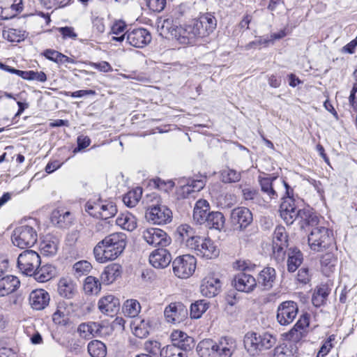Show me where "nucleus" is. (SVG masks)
Returning <instances> with one entry per match:
<instances>
[{
    "mask_svg": "<svg viewBox=\"0 0 357 357\" xmlns=\"http://www.w3.org/2000/svg\"><path fill=\"white\" fill-rule=\"evenodd\" d=\"M172 22L171 19L164 20L161 26L162 31L175 37L176 33H178L183 38H188V40L197 37H206L215 29L217 26V20L211 13L201 15L192 24H189L185 28L172 24Z\"/></svg>",
    "mask_w": 357,
    "mask_h": 357,
    "instance_id": "nucleus-1",
    "label": "nucleus"
},
{
    "mask_svg": "<svg viewBox=\"0 0 357 357\" xmlns=\"http://www.w3.org/2000/svg\"><path fill=\"white\" fill-rule=\"evenodd\" d=\"M126 245L125 234L113 233L105 237L94 247V257L100 264L113 261L122 254Z\"/></svg>",
    "mask_w": 357,
    "mask_h": 357,
    "instance_id": "nucleus-2",
    "label": "nucleus"
},
{
    "mask_svg": "<svg viewBox=\"0 0 357 357\" xmlns=\"http://www.w3.org/2000/svg\"><path fill=\"white\" fill-rule=\"evenodd\" d=\"M276 342V337L268 332L249 331L243 338L244 348L251 357L259 356L264 351L273 347Z\"/></svg>",
    "mask_w": 357,
    "mask_h": 357,
    "instance_id": "nucleus-3",
    "label": "nucleus"
},
{
    "mask_svg": "<svg viewBox=\"0 0 357 357\" xmlns=\"http://www.w3.org/2000/svg\"><path fill=\"white\" fill-rule=\"evenodd\" d=\"M36 225V221L32 220L29 224L17 227L11 236L13 245L22 249L33 246L38 240Z\"/></svg>",
    "mask_w": 357,
    "mask_h": 357,
    "instance_id": "nucleus-4",
    "label": "nucleus"
},
{
    "mask_svg": "<svg viewBox=\"0 0 357 357\" xmlns=\"http://www.w3.org/2000/svg\"><path fill=\"white\" fill-rule=\"evenodd\" d=\"M332 231L320 227L312 229L308 236V245L314 252H323L333 243Z\"/></svg>",
    "mask_w": 357,
    "mask_h": 357,
    "instance_id": "nucleus-5",
    "label": "nucleus"
},
{
    "mask_svg": "<svg viewBox=\"0 0 357 357\" xmlns=\"http://www.w3.org/2000/svg\"><path fill=\"white\" fill-rule=\"evenodd\" d=\"M236 267L241 271L236 273L233 280V285L239 291L249 293L254 290L257 285L256 279L246 272L248 266L245 261H236Z\"/></svg>",
    "mask_w": 357,
    "mask_h": 357,
    "instance_id": "nucleus-6",
    "label": "nucleus"
},
{
    "mask_svg": "<svg viewBox=\"0 0 357 357\" xmlns=\"http://www.w3.org/2000/svg\"><path fill=\"white\" fill-rule=\"evenodd\" d=\"M41 264L39 254L33 250H26L17 257V264L21 272L32 276Z\"/></svg>",
    "mask_w": 357,
    "mask_h": 357,
    "instance_id": "nucleus-7",
    "label": "nucleus"
},
{
    "mask_svg": "<svg viewBox=\"0 0 357 357\" xmlns=\"http://www.w3.org/2000/svg\"><path fill=\"white\" fill-rule=\"evenodd\" d=\"M86 211L91 216L107 220L116 213L117 208L112 202L98 199V202H88Z\"/></svg>",
    "mask_w": 357,
    "mask_h": 357,
    "instance_id": "nucleus-8",
    "label": "nucleus"
},
{
    "mask_svg": "<svg viewBox=\"0 0 357 357\" xmlns=\"http://www.w3.org/2000/svg\"><path fill=\"white\" fill-rule=\"evenodd\" d=\"M146 220L154 225H165L172 221V211L161 204H152L147 207L145 212Z\"/></svg>",
    "mask_w": 357,
    "mask_h": 357,
    "instance_id": "nucleus-9",
    "label": "nucleus"
},
{
    "mask_svg": "<svg viewBox=\"0 0 357 357\" xmlns=\"http://www.w3.org/2000/svg\"><path fill=\"white\" fill-rule=\"evenodd\" d=\"M197 260L190 255L177 257L172 262L173 271L179 278H188L195 271Z\"/></svg>",
    "mask_w": 357,
    "mask_h": 357,
    "instance_id": "nucleus-10",
    "label": "nucleus"
},
{
    "mask_svg": "<svg viewBox=\"0 0 357 357\" xmlns=\"http://www.w3.org/2000/svg\"><path fill=\"white\" fill-rule=\"evenodd\" d=\"M298 313V305L293 301H286L278 306L276 319L281 326L291 324Z\"/></svg>",
    "mask_w": 357,
    "mask_h": 357,
    "instance_id": "nucleus-11",
    "label": "nucleus"
},
{
    "mask_svg": "<svg viewBox=\"0 0 357 357\" xmlns=\"http://www.w3.org/2000/svg\"><path fill=\"white\" fill-rule=\"evenodd\" d=\"M288 246V236L285 228L278 226L275 228L273 236V257L278 262L282 261L285 257V249Z\"/></svg>",
    "mask_w": 357,
    "mask_h": 357,
    "instance_id": "nucleus-12",
    "label": "nucleus"
},
{
    "mask_svg": "<svg viewBox=\"0 0 357 357\" xmlns=\"http://www.w3.org/2000/svg\"><path fill=\"white\" fill-rule=\"evenodd\" d=\"M252 213L246 207H236L231 212L230 221L234 230L245 229L252 223Z\"/></svg>",
    "mask_w": 357,
    "mask_h": 357,
    "instance_id": "nucleus-13",
    "label": "nucleus"
},
{
    "mask_svg": "<svg viewBox=\"0 0 357 357\" xmlns=\"http://www.w3.org/2000/svg\"><path fill=\"white\" fill-rule=\"evenodd\" d=\"M144 240L153 247L165 248L169 245L172 239L163 230L158 228H148L142 232Z\"/></svg>",
    "mask_w": 357,
    "mask_h": 357,
    "instance_id": "nucleus-14",
    "label": "nucleus"
},
{
    "mask_svg": "<svg viewBox=\"0 0 357 357\" xmlns=\"http://www.w3.org/2000/svg\"><path fill=\"white\" fill-rule=\"evenodd\" d=\"M301 211L297 208L292 197L288 196L282 198L280 206V215L287 225H291L295 220H299Z\"/></svg>",
    "mask_w": 357,
    "mask_h": 357,
    "instance_id": "nucleus-15",
    "label": "nucleus"
},
{
    "mask_svg": "<svg viewBox=\"0 0 357 357\" xmlns=\"http://www.w3.org/2000/svg\"><path fill=\"white\" fill-rule=\"evenodd\" d=\"M191 249L194 250L198 256L206 259H213L219 255V249L208 238L199 236L195 243V247H192Z\"/></svg>",
    "mask_w": 357,
    "mask_h": 357,
    "instance_id": "nucleus-16",
    "label": "nucleus"
},
{
    "mask_svg": "<svg viewBox=\"0 0 357 357\" xmlns=\"http://www.w3.org/2000/svg\"><path fill=\"white\" fill-rule=\"evenodd\" d=\"M151 33L143 28L135 29L126 32V40L132 46L142 48L151 41Z\"/></svg>",
    "mask_w": 357,
    "mask_h": 357,
    "instance_id": "nucleus-17",
    "label": "nucleus"
},
{
    "mask_svg": "<svg viewBox=\"0 0 357 357\" xmlns=\"http://www.w3.org/2000/svg\"><path fill=\"white\" fill-rule=\"evenodd\" d=\"M310 324V315L307 313L301 315L294 327L287 333V337L292 342H299L304 336Z\"/></svg>",
    "mask_w": 357,
    "mask_h": 357,
    "instance_id": "nucleus-18",
    "label": "nucleus"
},
{
    "mask_svg": "<svg viewBox=\"0 0 357 357\" xmlns=\"http://www.w3.org/2000/svg\"><path fill=\"white\" fill-rule=\"evenodd\" d=\"M164 314L168 322L175 324L181 322L188 312L183 304L172 303L165 308Z\"/></svg>",
    "mask_w": 357,
    "mask_h": 357,
    "instance_id": "nucleus-19",
    "label": "nucleus"
},
{
    "mask_svg": "<svg viewBox=\"0 0 357 357\" xmlns=\"http://www.w3.org/2000/svg\"><path fill=\"white\" fill-rule=\"evenodd\" d=\"M29 301L31 307L33 310H42L49 305L50 296L47 291L38 289L30 293Z\"/></svg>",
    "mask_w": 357,
    "mask_h": 357,
    "instance_id": "nucleus-20",
    "label": "nucleus"
},
{
    "mask_svg": "<svg viewBox=\"0 0 357 357\" xmlns=\"http://www.w3.org/2000/svg\"><path fill=\"white\" fill-rule=\"evenodd\" d=\"M171 337L172 345L179 348L181 351L185 354L187 351H191L195 347L194 339L184 332L175 331L172 333Z\"/></svg>",
    "mask_w": 357,
    "mask_h": 357,
    "instance_id": "nucleus-21",
    "label": "nucleus"
},
{
    "mask_svg": "<svg viewBox=\"0 0 357 357\" xmlns=\"http://www.w3.org/2000/svg\"><path fill=\"white\" fill-rule=\"evenodd\" d=\"M221 284L218 278L208 275L205 277L200 286L201 294L208 298L216 296L220 291Z\"/></svg>",
    "mask_w": 357,
    "mask_h": 357,
    "instance_id": "nucleus-22",
    "label": "nucleus"
},
{
    "mask_svg": "<svg viewBox=\"0 0 357 357\" xmlns=\"http://www.w3.org/2000/svg\"><path fill=\"white\" fill-rule=\"evenodd\" d=\"M172 261L170 252L165 248H158L153 250L149 255L150 264L156 268L167 267Z\"/></svg>",
    "mask_w": 357,
    "mask_h": 357,
    "instance_id": "nucleus-23",
    "label": "nucleus"
},
{
    "mask_svg": "<svg viewBox=\"0 0 357 357\" xmlns=\"http://www.w3.org/2000/svg\"><path fill=\"white\" fill-rule=\"evenodd\" d=\"M275 178H260L259 183L261 187V191L264 193L262 198L266 201V207L273 201L278 198V194L276 191L273 182Z\"/></svg>",
    "mask_w": 357,
    "mask_h": 357,
    "instance_id": "nucleus-24",
    "label": "nucleus"
},
{
    "mask_svg": "<svg viewBox=\"0 0 357 357\" xmlns=\"http://www.w3.org/2000/svg\"><path fill=\"white\" fill-rule=\"evenodd\" d=\"M119 300L113 295H107L101 298L98 301L100 311L107 315L112 317L119 310Z\"/></svg>",
    "mask_w": 357,
    "mask_h": 357,
    "instance_id": "nucleus-25",
    "label": "nucleus"
},
{
    "mask_svg": "<svg viewBox=\"0 0 357 357\" xmlns=\"http://www.w3.org/2000/svg\"><path fill=\"white\" fill-rule=\"evenodd\" d=\"M177 234L181 243L189 249L195 247V243L199 237L195 234L194 229L188 225H180L177 228Z\"/></svg>",
    "mask_w": 357,
    "mask_h": 357,
    "instance_id": "nucleus-26",
    "label": "nucleus"
},
{
    "mask_svg": "<svg viewBox=\"0 0 357 357\" xmlns=\"http://www.w3.org/2000/svg\"><path fill=\"white\" fill-rule=\"evenodd\" d=\"M181 194L183 197L189 196L191 193L199 192L205 186V179H181L179 181Z\"/></svg>",
    "mask_w": 357,
    "mask_h": 357,
    "instance_id": "nucleus-27",
    "label": "nucleus"
},
{
    "mask_svg": "<svg viewBox=\"0 0 357 357\" xmlns=\"http://www.w3.org/2000/svg\"><path fill=\"white\" fill-rule=\"evenodd\" d=\"M236 347V341L231 337H222L218 343L215 342L216 354L219 357H231Z\"/></svg>",
    "mask_w": 357,
    "mask_h": 357,
    "instance_id": "nucleus-28",
    "label": "nucleus"
},
{
    "mask_svg": "<svg viewBox=\"0 0 357 357\" xmlns=\"http://www.w3.org/2000/svg\"><path fill=\"white\" fill-rule=\"evenodd\" d=\"M276 279V272L273 268L266 267L259 273L257 282L264 290L271 289Z\"/></svg>",
    "mask_w": 357,
    "mask_h": 357,
    "instance_id": "nucleus-29",
    "label": "nucleus"
},
{
    "mask_svg": "<svg viewBox=\"0 0 357 357\" xmlns=\"http://www.w3.org/2000/svg\"><path fill=\"white\" fill-rule=\"evenodd\" d=\"M22 0H1L4 7H1V20L11 19L22 10Z\"/></svg>",
    "mask_w": 357,
    "mask_h": 357,
    "instance_id": "nucleus-30",
    "label": "nucleus"
},
{
    "mask_svg": "<svg viewBox=\"0 0 357 357\" xmlns=\"http://www.w3.org/2000/svg\"><path fill=\"white\" fill-rule=\"evenodd\" d=\"M52 222L60 228H68L73 221V216L69 211H54L51 216Z\"/></svg>",
    "mask_w": 357,
    "mask_h": 357,
    "instance_id": "nucleus-31",
    "label": "nucleus"
},
{
    "mask_svg": "<svg viewBox=\"0 0 357 357\" xmlns=\"http://www.w3.org/2000/svg\"><path fill=\"white\" fill-rule=\"evenodd\" d=\"M210 210V205L205 199H199L194 207L193 220L199 223L202 224L207 220L208 214Z\"/></svg>",
    "mask_w": 357,
    "mask_h": 357,
    "instance_id": "nucleus-32",
    "label": "nucleus"
},
{
    "mask_svg": "<svg viewBox=\"0 0 357 357\" xmlns=\"http://www.w3.org/2000/svg\"><path fill=\"white\" fill-rule=\"evenodd\" d=\"M58 292L60 296L70 299L77 292L76 285L71 279L63 278L59 282Z\"/></svg>",
    "mask_w": 357,
    "mask_h": 357,
    "instance_id": "nucleus-33",
    "label": "nucleus"
},
{
    "mask_svg": "<svg viewBox=\"0 0 357 357\" xmlns=\"http://www.w3.org/2000/svg\"><path fill=\"white\" fill-rule=\"evenodd\" d=\"M151 328V321L149 319L137 318L132 324L133 334L139 338L146 337L149 334Z\"/></svg>",
    "mask_w": 357,
    "mask_h": 357,
    "instance_id": "nucleus-34",
    "label": "nucleus"
},
{
    "mask_svg": "<svg viewBox=\"0 0 357 357\" xmlns=\"http://www.w3.org/2000/svg\"><path fill=\"white\" fill-rule=\"evenodd\" d=\"M242 196L245 201L248 202L249 204L266 207V201L256 189L245 188L242 190Z\"/></svg>",
    "mask_w": 357,
    "mask_h": 357,
    "instance_id": "nucleus-35",
    "label": "nucleus"
},
{
    "mask_svg": "<svg viewBox=\"0 0 357 357\" xmlns=\"http://www.w3.org/2000/svg\"><path fill=\"white\" fill-rule=\"evenodd\" d=\"M19 279L14 275L1 278V297L13 294L20 287Z\"/></svg>",
    "mask_w": 357,
    "mask_h": 357,
    "instance_id": "nucleus-36",
    "label": "nucleus"
},
{
    "mask_svg": "<svg viewBox=\"0 0 357 357\" xmlns=\"http://www.w3.org/2000/svg\"><path fill=\"white\" fill-rule=\"evenodd\" d=\"M101 328V326L96 322L82 323L78 327V332L81 337L90 339L98 335Z\"/></svg>",
    "mask_w": 357,
    "mask_h": 357,
    "instance_id": "nucleus-37",
    "label": "nucleus"
},
{
    "mask_svg": "<svg viewBox=\"0 0 357 357\" xmlns=\"http://www.w3.org/2000/svg\"><path fill=\"white\" fill-rule=\"evenodd\" d=\"M55 274V267L51 264H45L41 266L40 265L33 275L38 282H45L54 277Z\"/></svg>",
    "mask_w": 357,
    "mask_h": 357,
    "instance_id": "nucleus-38",
    "label": "nucleus"
},
{
    "mask_svg": "<svg viewBox=\"0 0 357 357\" xmlns=\"http://www.w3.org/2000/svg\"><path fill=\"white\" fill-rule=\"evenodd\" d=\"M121 266L119 264H111L106 266L101 274V280L106 284L112 283L121 275Z\"/></svg>",
    "mask_w": 357,
    "mask_h": 357,
    "instance_id": "nucleus-39",
    "label": "nucleus"
},
{
    "mask_svg": "<svg viewBox=\"0 0 357 357\" xmlns=\"http://www.w3.org/2000/svg\"><path fill=\"white\" fill-rule=\"evenodd\" d=\"M303 260V254L296 248H289L288 252L287 270L294 272L300 266Z\"/></svg>",
    "mask_w": 357,
    "mask_h": 357,
    "instance_id": "nucleus-40",
    "label": "nucleus"
},
{
    "mask_svg": "<svg viewBox=\"0 0 357 357\" xmlns=\"http://www.w3.org/2000/svg\"><path fill=\"white\" fill-rule=\"evenodd\" d=\"M225 218L224 215L219 211L208 213L207 220L205 222L210 229H215L220 231L225 226Z\"/></svg>",
    "mask_w": 357,
    "mask_h": 357,
    "instance_id": "nucleus-41",
    "label": "nucleus"
},
{
    "mask_svg": "<svg viewBox=\"0 0 357 357\" xmlns=\"http://www.w3.org/2000/svg\"><path fill=\"white\" fill-rule=\"evenodd\" d=\"M42 54L48 60L52 61L57 64H63L66 63H75V61L63 54L52 49L45 50Z\"/></svg>",
    "mask_w": 357,
    "mask_h": 357,
    "instance_id": "nucleus-42",
    "label": "nucleus"
},
{
    "mask_svg": "<svg viewBox=\"0 0 357 357\" xmlns=\"http://www.w3.org/2000/svg\"><path fill=\"white\" fill-rule=\"evenodd\" d=\"M197 351L200 357H206L216 354L215 342L211 339H204L199 342Z\"/></svg>",
    "mask_w": 357,
    "mask_h": 357,
    "instance_id": "nucleus-43",
    "label": "nucleus"
},
{
    "mask_svg": "<svg viewBox=\"0 0 357 357\" xmlns=\"http://www.w3.org/2000/svg\"><path fill=\"white\" fill-rule=\"evenodd\" d=\"M117 225L125 230L133 231L137 227V219L130 213H121L116 220Z\"/></svg>",
    "mask_w": 357,
    "mask_h": 357,
    "instance_id": "nucleus-44",
    "label": "nucleus"
},
{
    "mask_svg": "<svg viewBox=\"0 0 357 357\" xmlns=\"http://www.w3.org/2000/svg\"><path fill=\"white\" fill-rule=\"evenodd\" d=\"M320 262L322 272L329 276L334 271L337 260L332 253L328 252L321 257Z\"/></svg>",
    "mask_w": 357,
    "mask_h": 357,
    "instance_id": "nucleus-45",
    "label": "nucleus"
},
{
    "mask_svg": "<svg viewBox=\"0 0 357 357\" xmlns=\"http://www.w3.org/2000/svg\"><path fill=\"white\" fill-rule=\"evenodd\" d=\"M275 357H298L297 347L292 343L280 345L274 350Z\"/></svg>",
    "mask_w": 357,
    "mask_h": 357,
    "instance_id": "nucleus-46",
    "label": "nucleus"
},
{
    "mask_svg": "<svg viewBox=\"0 0 357 357\" xmlns=\"http://www.w3.org/2000/svg\"><path fill=\"white\" fill-rule=\"evenodd\" d=\"M83 289L86 294L96 295L100 291L101 283L98 278L88 276L84 280Z\"/></svg>",
    "mask_w": 357,
    "mask_h": 357,
    "instance_id": "nucleus-47",
    "label": "nucleus"
},
{
    "mask_svg": "<svg viewBox=\"0 0 357 357\" xmlns=\"http://www.w3.org/2000/svg\"><path fill=\"white\" fill-rule=\"evenodd\" d=\"M58 244V240L55 238H45L40 244V251L45 256H54L57 252Z\"/></svg>",
    "mask_w": 357,
    "mask_h": 357,
    "instance_id": "nucleus-48",
    "label": "nucleus"
},
{
    "mask_svg": "<svg viewBox=\"0 0 357 357\" xmlns=\"http://www.w3.org/2000/svg\"><path fill=\"white\" fill-rule=\"evenodd\" d=\"M88 351L91 357H105L107 347L101 341L93 340L88 344Z\"/></svg>",
    "mask_w": 357,
    "mask_h": 357,
    "instance_id": "nucleus-49",
    "label": "nucleus"
},
{
    "mask_svg": "<svg viewBox=\"0 0 357 357\" xmlns=\"http://www.w3.org/2000/svg\"><path fill=\"white\" fill-rule=\"evenodd\" d=\"M329 294L328 288L326 285L318 287L312 295V302L315 307L324 305Z\"/></svg>",
    "mask_w": 357,
    "mask_h": 357,
    "instance_id": "nucleus-50",
    "label": "nucleus"
},
{
    "mask_svg": "<svg viewBox=\"0 0 357 357\" xmlns=\"http://www.w3.org/2000/svg\"><path fill=\"white\" fill-rule=\"evenodd\" d=\"M142 194V190L140 188H137L126 193L123 201L124 204L128 207H134L139 202Z\"/></svg>",
    "mask_w": 357,
    "mask_h": 357,
    "instance_id": "nucleus-51",
    "label": "nucleus"
},
{
    "mask_svg": "<svg viewBox=\"0 0 357 357\" xmlns=\"http://www.w3.org/2000/svg\"><path fill=\"white\" fill-rule=\"evenodd\" d=\"M66 303L60 302L56 310L52 315V320L56 324L66 325L68 321V312L66 310Z\"/></svg>",
    "mask_w": 357,
    "mask_h": 357,
    "instance_id": "nucleus-52",
    "label": "nucleus"
},
{
    "mask_svg": "<svg viewBox=\"0 0 357 357\" xmlns=\"http://www.w3.org/2000/svg\"><path fill=\"white\" fill-rule=\"evenodd\" d=\"M208 308V303L205 300H199L191 304L190 316L193 319H199Z\"/></svg>",
    "mask_w": 357,
    "mask_h": 357,
    "instance_id": "nucleus-53",
    "label": "nucleus"
},
{
    "mask_svg": "<svg viewBox=\"0 0 357 357\" xmlns=\"http://www.w3.org/2000/svg\"><path fill=\"white\" fill-rule=\"evenodd\" d=\"M301 214L299 220L301 227L310 225L313 226L317 224L318 218L317 215L312 214L310 210L303 209L301 211Z\"/></svg>",
    "mask_w": 357,
    "mask_h": 357,
    "instance_id": "nucleus-54",
    "label": "nucleus"
},
{
    "mask_svg": "<svg viewBox=\"0 0 357 357\" xmlns=\"http://www.w3.org/2000/svg\"><path fill=\"white\" fill-rule=\"evenodd\" d=\"M92 268L90 262L86 260H81L76 262L73 266V270L76 277H81L87 275Z\"/></svg>",
    "mask_w": 357,
    "mask_h": 357,
    "instance_id": "nucleus-55",
    "label": "nucleus"
},
{
    "mask_svg": "<svg viewBox=\"0 0 357 357\" xmlns=\"http://www.w3.org/2000/svg\"><path fill=\"white\" fill-rule=\"evenodd\" d=\"M160 357H188L187 354L172 344L163 347L160 352Z\"/></svg>",
    "mask_w": 357,
    "mask_h": 357,
    "instance_id": "nucleus-56",
    "label": "nucleus"
},
{
    "mask_svg": "<svg viewBox=\"0 0 357 357\" xmlns=\"http://www.w3.org/2000/svg\"><path fill=\"white\" fill-rule=\"evenodd\" d=\"M20 296L15 294H10L3 296L1 299V305L5 310H13L20 305Z\"/></svg>",
    "mask_w": 357,
    "mask_h": 357,
    "instance_id": "nucleus-57",
    "label": "nucleus"
},
{
    "mask_svg": "<svg viewBox=\"0 0 357 357\" xmlns=\"http://www.w3.org/2000/svg\"><path fill=\"white\" fill-rule=\"evenodd\" d=\"M222 181L224 183H235L241 180L240 172L232 169H225L221 172Z\"/></svg>",
    "mask_w": 357,
    "mask_h": 357,
    "instance_id": "nucleus-58",
    "label": "nucleus"
},
{
    "mask_svg": "<svg viewBox=\"0 0 357 357\" xmlns=\"http://www.w3.org/2000/svg\"><path fill=\"white\" fill-rule=\"evenodd\" d=\"M2 36L10 42H20L23 39L24 36L21 31L15 29L3 30Z\"/></svg>",
    "mask_w": 357,
    "mask_h": 357,
    "instance_id": "nucleus-59",
    "label": "nucleus"
},
{
    "mask_svg": "<svg viewBox=\"0 0 357 357\" xmlns=\"http://www.w3.org/2000/svg\"><path fill=\"white\" fill-rule=\"evenodd\" d=\"M125 312L130 317H135L139 312L140 304L136 300H128L125 304Z\"/></svg>",
    "mask_w": 357,
    "mask_h": 357,
    "instance_id": "nucleus-60",
    "label": "nucleus"
},
{
    "mask_svg": "<svg viewBox=\"0 0 357 357\" xmlns=\"http://www.w3.org/2000/svg\"><path fill=\"white\" fill-rule=\"evenodd\" d=\"M24 75V79L26 80H36L40 82H45L47 80L46 74L43 72H36L33 70L25 71V73H22Z\"/></svg>",
    "mask_w": 357,
    "mask_h": 357,
    "instance_id": "nucleus-61",
    "label": "nucleus"
},
{
    "mask_svg": "<svg viewBox=\"0 0 357 357\" xmlns=\"http://www.w3.org/2000/svg\"><path fill=\"white\" fill-rule=\"evenodd\" d=\"M144 349L151 355L155 356L160 352V343L155 340H147L144 343Z\"/></svg>",
    "mask_w": 357,
    "mask_h": 357,
    "instance_id": "nucleus-62",
    "label": "nucleus"
},
{
    "mask_svg": "<svg viewBox=\"0 0 357 357\" xmlns=\"http://www.w3.org/2000/svg\"><path fill=\"white\" fill-rule=\"evenodd\" d=\"M166 0H146V5L154 12L162 11L165 6Z\"/></svg>",
    "mask_w": 357,
    "mask_h": 357,
    "instance_id": "nucleus-63",
    "label": "nucleus"
},
{
    "mask_svg": "<svg viewBox=\"0 0 357 357\" xmlns=\"http://www.w3.org/2000/svg\"><path fill=\"white\" fill-rule=\"evenodd\" d=\"M59 32L61 34L63 38L76 40L77 34L75 32L74 28L71 26H64L58 28Z\"/></svg>",
    "mask_w": 357,
    "mask_h": 357,
    "instance_id": "nucleus-64",
    "label": "nucleus"
}]
</instances>
